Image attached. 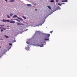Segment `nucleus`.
Segmentation results:
<instances>
[{"instance_id":"obj_7","label":"nucleus","mask_w":77,"mask_h":77,"mask_svg":"<svg viewBox=\"0 0 77 77\" xmlns=\"http://www.w3.org/2000/svg\"><path fill=\"white\" fill-rule=\"evenodd\" d=\"M10 23H15V21H13V20H11L10 21Z\"/></svg>"},{"instance_id":"obj_11","label":"nucleus","mask_w":77,"mask_h":77,"mask_svg":"<svg viewBox=\"0 0 77 77\" xmlns=\"http://www.w3.org/2000/svg\"><path fill=\"white\" fill-rule=\"evenodd\" d=\"M2 21H3V22H6V20H5V19H3L2 20Z\"/></svg>"},{"instance_id":"obj_30","label":"nucleus","mask_w":77,"mask_h":77,"mask_svg":"<svg viewBox=\"0 0 77 77\" xmlns=\"http://www.w3.org/2000/svg\"><path fill=\"white\" fill-rule=\"evenodd\" d=\"M62 2H65V1H62Z\"/></svg>"},{"instance_id":"obj_4","label":"nucleus","mask_w":77,"mask_h":77,"mask_svg":"<svg viewBox=\"0 0 77 77\" xmlns=\"http://www.w3.org/2000/svg\"><path fill=\"white\" fill-rule=\"evenodd\" d=\"M30 41H31V39H29L28 42H26V43H27V44H30V45H32Z\"/></svg>"},{"instance_id":"obj_1","label":"nucleus","mask_w":77,"mask_h":77,"mask_svg":"<svg viewBox=\"0 0 77 77\" xmlns=\"http://www.w3.org/2000/svg\"><path fill=\"white\" fill-rule=\"evenodd\" d=\"M42 43V44H43L44 45H45V42H44V41H43L42 42H41V41H39V43H38L37 45H35L36 46V47H37V46H38V47H43L44 45H43L42 44V45H41L40 44Z\"/></svg>"},{"instance_id":"obj_15","label":"nucleus","mask_w":77,"mask_h":77,"mask_svg":"<svg viewBox=\"0 0 77 77\" xmlns=\"http://www.w3.org/2000/svg\"><path fill=\"white\" fill-rule=\"evenodd\" d=\"M15 20H16V21H18V22H20V20H18V19H15Z\"/></svg>"},{"instance_id":"obj_37","label":"nucleus","mask_w":77,"mask_h":77,"mask_svg":"<svg viewBox=\"0 0 77 77\" xmlns=\"http://www.w3.org/2000/svg\"><path fill=\"white\" fill-rule=\"evenodd\" d=\"M44 21H45L42 22V24H44Z\"/></svg>"},{"instance_id":"obj_6","label":"nucleus","mask_w":77,"mask_h":77,"mask_svg":"<svg viewBox=\"0 0 77 77\" xmlns=\"http://www.w3.org/2000/svg\"><path fill=\"white\" fill-rule=\"evenodd\" d=\"M16 23H17V25H19V26H21L22 25H24V24H23L20 23H18V22Z\"/></svg>"},{"instance_id":"obj_35","label":"nucleus","mask_w":77,"mask_h":77,"mask_svg":"<svg viewBox=\"0 0 77 77\" xmlns=\"http://www.w3.org/2000/svg\"><path fill=\"white\" fill-rule=\"evenodd\" d=\"M2 29V27L1 26H0V29Z\"/></svg>"},{"instance_id":"obj_41","label":"nucleus","mask_w":77,"mask_h":77,"mask_svg":"<svg viewBox=\"0 0 77 77\" xmlns=\"http://www.w3.org/2000/svg\"><path fill=\"white\" fill-rule=\"evenodd\" d=\"M1 39V40H3L2 39Z\"/></svg>"},{"instance_id":"obj_13","label":"nucleus","mask_w":77,"mask_h":77,"mask_svg":"<svg viewBox=\"0 0 77 77\" xmlns=\"http://www.w3.org/2000/svg\"><path fill=\"white\" fill-rule=\"evenodd\" d=\"M7 16L8 18H11V17L9 15H7Z\"/></svg>"},{"instance_id":"obj_43","label":"nucleus","mask_w":77,"mask_h":77,"mask_svg":"<svg viewBox=\"0 0 77 77\" xmlns=\"http://www.w3.org/2000/svg\"><path fill=\"white\" fill-rule=\"evenodd\" d=\"M26 23V24H27V23Z\"/></svg>"},{"instance_id":"obj_38","label":"nucleus","mask_w":77,"mask_h":77,"mask_svg":"<svg viewBox=\"0 0 77 77\" xmlns=\"http://www.w3.org/2000/svg\"><path fill=\"white\" fill-rule=\"evenodd\" d=\"M62 4H63V5H65V3H62Z\"/></svg>"},{"instance_id":"obj_22","label":"nucleus","mask_w":77,"mask_h":77,"mask_svg":"<svg viewBox=\"0 0 77 77\" xmlns=\"http://www.w3.org/2000/svg\"><path fill=\"white\" fill-rule=\"evenodd\" d=\"M23 17L24 18V19H26V17H25L23 16Z\"/></svg>"},{"instance_id":"obj_16","label":"nucleus","mask_w":77,"mask_h":77,"mask_svg":"<svg viewBox=\"0 0 77 77\" xmlns=\"http://www.w3.org/2000/svg\"><path fill=\"white\" fill-rule=\"evenodd\" d=\"M5 38H9V37L5 35Z\"/></svg>"},{"instance_id":"obj_44","label":"nucleus","mask_w":77,"mask_h":77,"mask_svg":"<svg viewBox=\"0 0 77 77\" xmlns=\"http://www.w3.org/2000/svg\"><path fill=\"white\" fill-rule=\"evenodd\" d=\"M1 48V47L0 46V48Z\"/></svg>"},{"instance_id":"obj_25","label":"nucleus","mask_w":77,"mask_h":77,"mask_svg":"<svg viewBox=\"0 0 77 77\" xmlns=\"http://www.w3.org/2000/svg\"><path fill=\"white\" fill-rule=\"evenodd\" d=\"M65 2H68V0H64Z\"/></svg>"},{"instance_id":"obj_8","label":"nucleus","mask_w":77,"mask_h":77,"mask_svg":"<svg viewBox=\"0 0 77 77\" xmlns=\"http://www.w3.org/2000/svg\"><path fill=\"white\" fill-rule=\"evenodd\" d=\"M60 9H61L59 7H58L57 9L55 11H53L52 12H54L55 11H57V9H59V10H60Z\"/></svg>"},{"instance_id":"obj_45","label":"nucleus","mask_w":77,"mask_h":77,"mask_svg":"<svg viewBox=\"0 0 77 77\" xmlns=\"http://www.w3.org/2000/svg\"><path fill=\"white\" fill-rule=\"evenodd\" d=\"M46 18V17L45 18V19Z\"/></svg>"},{"instance_id":"obj_12","label":"nucleus","mask_w":77,"mask_h":77,"mask_svg":"<svg viewBox=\"0 0 77 77\" xmlns=\"http://www.w3.org/2000/svg\"><path fill=\"white\" fill-rule=\"evenodd\" d=\"M27 6L29 7H31L32 6V5H31V4H27Z\"/></svg>"},{"instance_id":"obj_42","label":"nucleus","mask_w":77,"mask_h":77,"mask_svg":"<svg viewBox=\"0 0 77 77\" xmlns=\"http://www.w3.org/2000/svg\"><path fill=\"white\" fill-rule=\"evenodd\" d=\"M11 47H10V48L9 49H11Z\"/></svg>"},{"instance_id":"obj_5","label":"nucleus","mask_w":77,"mask_h":77,"mask_svg":"<svg viewBox=\"0 0 77 77\" xmlns=\"http://www.w3.org/2000/svg\"><path fill=\"white\" fill-rule=\"evenodd\" d=\"M27 47H26L25 48V49L26 50H28V51H30V49H29V45H27Z\"/></svg>"},{"instance_id":"obj_19","label":"nucleus","mask_w":77,"mask_h":77,"mask_svg":"<svg viewBox=\"0 0 77 77\" xmlns=\"http://www.w3.org/2000/svg\"><path fill=\"white\" fill-rule=\"evenodd\" d=\"M10 22V20H6V22Z\"/></svg>"},{"instance_id":"obj_21","label":"nucleus","mask_w":77,"mask_h":77,"mask_svg":"<svg viewBox=\"0 0 77 77\" xmlns=\"http://www.w3.org/2000/svg\"><path fill=\"white\" fill-rule=\"evenodd\" d=\"M58 5H59V6H62V4H61L59 3H58Z\"/></svg>"},{"instance_id":"obj_23","label":"nucleus","mask_w":77,"mask_h":77,"mask_svg":"<svg viewBox=\"0 0 77 77\" xmlns=\"http://www.w3.org/2000/svg\"><path fill=\"white\" fill-rule=\"evenodd\" d=\"M10 16H12V15H13V14H10Z\"/></svg>"},{"instance_id":"obj_14","label":"nucleus","mask_w":77,"mask_h":77,"mask_svg":"<svg viewBox=\"0 0 77 77\" xmlns=\"http://www.w3.org/2000/svg\"><path fill=\"white\" fill-rule=\"evenodd\" d=\"M54 2V0H51L50 1V2H51V3H52L53 2Z\"/></svg>"},{"instance_id":"obj_34","label":"nucleus","mask_w":77,"mask_h":77,"mask_svg":"<svg viewBox=\"0 0 77 77\" xmlns=\"http://www.w3.org/2000/svg\"><path fill=\"white\" fill-rule=\"evenodd\" d=\"M14 42H16V40H14Z\"/></svg>"},{"instance_id":"obj_18","label":"nucleus","mask_w":77,"mask_h":77,"mask_svg":"<svg viewBox=\"0 0 77 77\" xmlns=\"http://www.w3.org/2000/svg\"><path fill=\"white\" fill-rule=\"evenodd\" d=\"M2 29H3V30H5L6 29V28L3 27H2Z\"/></svg>"},{"instance_id":"obj_3","label":"nucleus","mask_w":77,"mask_h":77,"mask_svg":"<svg viewBox=\"0 0 77 77\" xmlns=\"http://www.w3.org/2000/svg\"><path fill=\"white\" fill-rule=\"evenodd\" d=\"M16 17H17V19H18L19 20H21V21H23V19H22V18L20 17H18L17 15H14L13 17V18H15Z\"/></svg>"},{"instance_id":"obj_36","label":"nucleus","mask_w":77,"mask_h":77,"mask_svg":"<svg viewBox=\"0 0 77 77\" xmlns=\"http://www.w3.org/2000/svg\"><path fill=\"white\" fill-rule=\"evenodd\" d=\"M38 32H39V31H37V32H35V33H38Z\"/></svg>"},{"instance_id":"obj_20","label":"nucleus","mask_w":77,"mask_h":77,"mask_svg":"<svg viewBox=\"0 0 77 77\" xmlns=\"http://www.w3.org/2000/svg\"><path fill=\"white\" fill-rule=\"evenodd\" d=\"M9 44L10 45H11V46H12V43H9Z\"/></svg>"},{"instance_id":"obj_26","label":"nucleus","mask_w":77,"mask_h":77,"mask_svg":"<svg viewBox=\"0 0 77 77\" xmlns=\"http://www.w3.org/2000/svg\"><path fill=\"white\" fill-rule=\"evenodd\" d=\"M56 2H59V0H55Z\"/></svg>"},{"instance_id":"obj_9","label":"nucleus","mask_w":77,"mask_h":77,"mask_svg":"<svg viewBox=\"0 0 77 77\" xmlns=\"http://www.w3.org/2000/svg\"><path fill=\"white\" fill-rule=\"evenodd\" d=\"M49 38H44V40H45V41H49Z\"/></svg>"},{"instance_id":"obj_27","label":"nucleus","mask_w":77,"mask_h":77,"mask_svg":"<svg viewBox=\"0 0 77 77\" xmlns=\"http://www.w3.org/2000/svg\"><path fill=\"white\" fill-rule=\"evenodd\" d=\"M0 26H1V27H4V26L3 25H1Z\"/></svg>"},{"instance_id":"obj_2","label":"nucleus","mask_w":77,"mask_h":77,"mask_svg":"<svg viewBox=\"0 0 77 77\" xmlns=\"http://www.w3.org/2000/svg\"><path fill=\"white\" fill-rule=\"evenodd\" d=\"M43 35H45V38H49V37L50 36V34H44Z\"/></svg>"},{"instance_id":"obj_24","label":"nucleus","mask_w":77,"mask_h":77,"mask_svg":"<svg viewBox=\"0 0 77 77\" xmlns=\"http://www.w3.org/2000/svg\"><path fill=\"white\" fill-rule=\"evenodd\" d=\"M28 30V29H26H26H25V30H24V31H23V32H25V31H27Z\"/></svg>"},{"instance_id":"obj_10","label":"nucleus","mask_w":77,"mask_h":77,"mask_svg":"<svg viewBox=\"0 0 77 77\" xmlns=\"http://www.w3.org/2000/svg\"><path fill=\"white\" fill-rule=\"evenodd\" d=\"M9 2H15V0H10L9 1Z\"/></svg>"},{"instance_id":"obj_33","label":"nucleus","mask_w":77,"mask_h":77,"mask_svg":"<svg viewBox=\"0 0 77 77\" xmlns=\"http://www.w3.org/2000/svg\"><path fill=\"white\" fill-rule=\"evenodd\" d=\"M6 2H8V0H5Z\"/></svg>"},{"instance_id":"obj_17","label":"nucleus","mask_w":77,"mask_h":77,"mask_svg":"<svg viewBox=\"0 0 77 77\" xmlns=\"http://www.w3.org/2000/svg\"><path fill=\"white\" fill-rule=\"evenodd\" d=\"M48 8L49 9H51V7L50 6H48Z\"/></svg>"},{"instance_id":"obj_40","label":"nucleus","mask_w":77,"mask_h":77,"mask_svg":"<svg viewBox=\"0 0 77 77\" xmlns=\"http://www.w3.org/2000/svg\"><path fill=\"white\" fill-rule=\"evenodd\" d=\"M51 15V14H49V15H48H48Z\"/></svg>"},{"instance_id":"obj_28","label":"nucleus","mask_w":77,"mask_h":77,"mask_svg":"<svg viewBox=\"0 0 77 77\" xmlns=\"http://www.w3.org/2000/svg\"><path fill=\"white\" fill-rule=\"evenodd\" d=\"M4 51H7L6 50V49H5L4 50Z\"/></svg>"},{"instance_id":"obj_29","label":"nucleus","mask_w":77,"mask_h":77,"mask_svg":"<svg viewBox=\"0 0 77 77\" xmlns=\"http://www.w3.org/2000/svg\"><path fill=\"white\" fill-rule=\"evenodd\" d=\"M33 6H36V4H33Z\"/></svg>"},{"instance_id":"obj_31","label":"nucleus","mask_w":77,"mask_h":77,"mask_svg":"<svg viewBox=\"0 0 77 77\" xmlns=\"http://www.w3.org/2000/svg\"><path fill=\"white\" fill-rule=\"evenodd\" d=\"M52 32H53V31L50 32V33H52Z\"/></svg>"},{"instance_id":"obj_39","label":"nucleus","mask_w":77,"mask_h":77,"mask_svg":"<svg viewBox=\"0 0 77 77\" xmlns=\"http://www.w3.org/2000/svg\"><path fill=\"white\" fill-rule=\"evenodd\" d=\"M38 26H42V24H41V25L39 24V25H38Z\"/></svg>"},{"instance_id":"obj_32","label":"nucleus","mask_w":77,"mask_h":77,"mask_svg":"<svg viewBox=\"0 0 77 77\" xmlns=\"http://www.w3.org/2000/svg\"><path fill=\"white\" fill-rule=\"evenodd\" d=\"M3 30L2 29L1 30V32H3Z\"/></svg>"}]
</instances>
